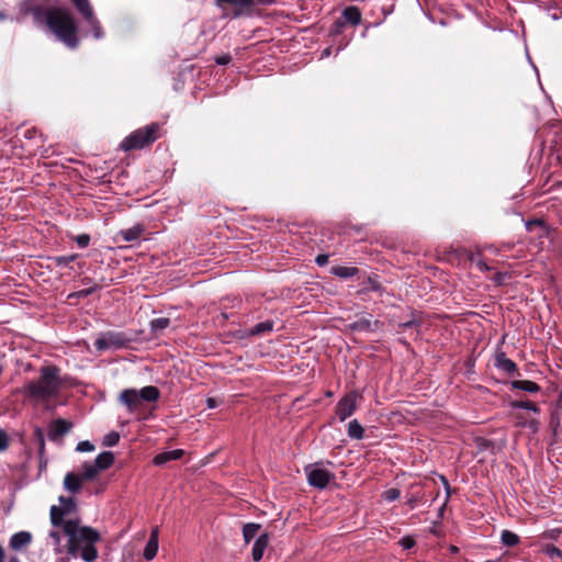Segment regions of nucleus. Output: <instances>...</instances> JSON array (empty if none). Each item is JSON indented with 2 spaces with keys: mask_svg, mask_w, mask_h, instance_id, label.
<instances>
[{
  "mask_svg": "<svg viewBox=\"0 0 562 562\" xmlns=\"http://www.w3.org/2000/svg\"><path fill=\"white\" fill-rule=\"evenodd\" d=\"M206 406L209 408H215L217 406V401L214 397H209L206 400Z\"/></svg>",
  "mask_w": 562,
  "mask_h": 562,
  "instance_id": "nucleus-53",
  "label": "nucleus"
},
{
  "mask_svg": "<svg viewBox=\"0 0 562 562\" xmlns=\"http://www.w3.org/2000/svg\"><path fill=\"white\" fill-rule=\"evenodd\" d=\"M269 544V535L267 532L261 533L254 543L251 557L252 560L258 562L262 559L265 550Z\"/></svg>",
  "mask_w": 562,
  "mask_h": 562,
  "instance_id": "nucleus-12",
  "label": "nucleus"
},
{
  "mask_svg": "<svg viewBox=\"0 0 562 562\" xmlns=\"http://www.w3.org/2000/svg\"><path fill=\"white\" fill-rule=\"evenodd\" d=\"M76 243L80 248H86L90 243V236L87 234L78 235L76 237Z\"/></svg>",
  "mask_w": 562,
  "mask_h": 562,
  "instance_id": "nucleus-43",
  "label": "nucleus"
},
{
  "mask_svg": "<svg viewBox=\"0 0 562 562\" xmlns=\"http://www.w3.org/2000/svg\"><path fill=\"white\" fill-rule=\"evenodd\" d=\"M350 328L353 330H360V331L373 330L372 323L368 318H360V319L356 321L355 323L350 324Z\"/></svg>",
  "mask_w": 562,
  "mask_h": 562,
  "instance_id": "nucleus-32",
  "label": "nucleus"
},
{
  "mask_svg": "<svg viewBox=\"0 0 562 562\" xmlns=\"http://www.w3.org/2000/svg\"><path fill=\"white\" fill-rule=\"evenodd\" d=\"M82 18L86 21V23L88 24V26L91 29V31L93 32L94 38L95 40L102 38L104 33H103L100 21L98 20V18L94 14V11L90 12L89 14H87Z\"/></svg>",
  "mask_w": 562,
  "mask_h": 562,
  "instance_id": "nucleus-17",
  "label": "nucleus"
},
{
  "mask_svg": "<svg viewBox=\"0 0 562 562\" xmlns=\"http://www.w3.org/2000/svg\"><path fill=\"white\" fill-rule=\"evenodd\" d=\"M450 550H451V552H453V553H456V552H458V551H459V549H458L457 547H454V546H452V547L450 548Z\"/></svg>",
  "mask_w": 562,
  "mask_h": 562,
  "instance_id": "nucleus-58",
  "label": "nucleus"
},
{
  "mask_svg": "<svg viewBox=\"0 0 562 562\" xmlns=\"http://www.w3.org/2000/svg\"><path fill=\"white\" fill-rule=\"evenodd\" d=\"M64 533L68 537V554L79 557L85 562H93L98 559L95 543L101 537L97 529L81 525L79 519H67L64 524Z\"/></svg>",
  "mask_w": 562,
  "mask_h": 562,
  "instance_id": "nucleus-2",
  "label": "nucleus"
},
{
  "mask_svg": "<svg viewBox=\"0 0 562 562\" xmlns=\"http://www.w3.org/2000/svg\"><path fill=\"white\" fill-rule=\"evenodd\" d=\"M94 467L95 465L93 462H85L82 464V471L79 473V475L83 481H92L99 475L100 471Z\"/></svg>",
  "mask_w": 562,
  "mask_h": 562,
  "instance_id": "nucleus-24",
  "label": "nucleus"
},
{
  "mask_svg": "<svg viewBox=\"0 0 562 562\" xmlns=\"http://www.w3.org/2000/svg\"><path fill=\"white\" fill-rule=\"evenodd\" d=\"M231 60H232V57L228 54H224V55L218 56V57L215 58V63L217 65H227V64L231 63Z\"/></svg>",
  "mask_w": 562,
  "mask_h": 562,
  "instance_id": "nucleus-49",
  "label": "nucleus"
},
{
  "mask_svg": "<svg viewBox=\"0 0 562 562\" xmlns=\"http://www.w3.org/2000/svg\"><path fill=\"white\" fill-rule=\"evenodd\" d=\"M529 427L533 430V431H537L538 429V422L537 420H531L529 423Z\"/></svg>",
  "mask_w": 562,
  "mask_h": 562,
  "instance_id": "nucleus-54",
  "label": "nucleus"
},
{
  "mask_svg": "<svg viewBox=\"0 0 562 562\" xmlns=\"http://www.w3.org/2000/svg\"><path fill=\"white\" fill-rule=\"evenodd\" d=\"M328 255H325V254H319L316 258H315V262L318 265V266H325L327 262H328Z\"/></svg>",
  "mask_w": 562,
  "mask_h": 562,
  "instance_id": "nucleus-50",
  "label": "nucleus"
},
{
  "mask_svg": "<svg viewBox=\"0 0 562 562\" xmlns=\"http://www.w3.org/2000/svg\"><path fill=\"white\" fill-rule=\"evenodd\" d=\"M7 14L4 12H0V21H4L7 19Z\"/></svg>",
  "mask_w": 562,
  "mask_h": 562,
  "instance_id": "nucleus-56",
  "label": "nucleus"
},
{
  "mask_svg": "<svg viewBox=\"0 0 562 562\" xmlns=\"http://www.w3.org/2000/svg\"><path fill=\"white\" fill-rule=\"evenodd\" d=\"M308 484L317 487L325 488L329 482L335 477L334 473L324 469L322 463H315L305 468Z\"/></svg>",
  "mask_w": 562,
  "mask_h": 562,
  "instance_id": "nucleus-7",
  "label": "nucleus"
},
{
  "mask_svg": "<svg viewBox=\"0 0 562 562\" xmlns=\"http://www.w3.org/2000/svg\"><path fill=\"white\" fill-rule=\"evenodd\" d=\"M160 392L156 386L148 385L139 391L135 389H125L119 395V401L126 406L130 413L136 412L144 402H156Z\"/></svg>",
  "mask_w": 562,
  "mask_h": 562,
  "instance_id": "nucleus-5",
  "label": "nucleus"
},
{
  "mask_svg": "<svg viewBox=\"0 0 562 562\" xmlns=\"http://www.w3.org/2000/svg\"><path fill=\"white\" fill-rule=\"evenodd\" d=\"M400 495H401V492L398 488H390V490H386L382 494V497L386 502H393V501L397 499L400 497Z\"/></svg>",
  "mask_w": 562,
  "mask_h": 562,
  "instance_id": "nucleus-37",
  "label": "nucleus"
},
{
  "mask_svg": "<svg viewBox=\"0 0 562 562\" xmlns=\"http://www.w3.org/2000/svg\"><path fill=\"white\" fill-rule=\"evenodd\" d=\"M358 268L356 267H344V266H335L330 269V273L341 278L347 279L356 276L358 273Z\"/></svg>",
  "mask_w": 562,
  "mask_h": 562,
  "instance_id": "nucleus-23",
  "label": "nucleus"
},
{
  "mask_svg": "<svg viewBox=\"0 0 562 562\" xmlns=\"http://www.w3.org/2000/svg\"><path fill=\"white\" fill-rule=\"evenodd\" d=\"M184 454V451L182 449H175L170 451H165L161 453H158L153 462L155 465H164L169 461L178 460Z\"/></svg>",
  "mask_w": 562,
  "mask_h": 562,
  "instance_id": "nucleus-14",
  "label": "nucleus"
},
{
  "mask_svg": "<svg viewBox=\"0 0 562 562\" xmlns=\"http://www.w3.org/2000/svg\"><path fill=\"white\" fill-rule=\"evenodd\" d=\"M124 342L125 339L121 334L106 333L94 341V346L99 350H104L110 348H121Z\"/></svg>",
  "mask_w": 562,
  "mask_h": 562,
  "instance_id": "nucleus-9",
  "label": "nucleus"
},
{
  "mask_svg": "<svg viewBox=\"0 0 562 562\" xmlns=\"http://www.w3.org/2000/svg\"><path fill=\"white\" fill-rule=\"evenodd\" d=\"M95 290H97V286H91L88 289H83V290L74 292V293L69 294L68 297L69 299H71V297L82 299V297H86V296L92 294Z\"/></svg>",
  "mask_w": 562,
  "mask_h": 562,
  "instance_id": "nucleus-38",
  "label": "nucleus"
},
{
  "mask_svg": "<svg viewBox=\"0 0 562 562\" xmlns=\"http://www.w3.org/2000/svg\"><path fill=\"white\" fill-rule=\"evenodd\" d=\"M260 529L259 524L249 522L243 527V537L246 543H249Z\"/></svg>",
  "mask_w": 562,
  "mask_h": 562,
  "instance_id": "nucleus-27",
  "label": "nucleus"
},
{
  "mask_svg": "<svg viewBox=\"0 0 562 562\" xmlns=\"http://www.w3.org/2000/svg\"><path fill=\"white\" fill-rule=\"evenodd\" d=\"M35 435L40 441V453L42 454L45 449V440H44V435H43L41 428L35 429Z\"/></svg>",
  "mask_w": 562,
  "mask_h": 562,
  "instance_id": "nucleus-48",
  "label": "nucleus"
},
{
  "mask_svg": "<svg viewBox=\"0 0 562 562\" xmlns=\"http://www.w3.org/2000/svg\"><path fill=\"white\" fill-rule=\"evenodd\" d=\"M344 18L346 21L352 25H358L361 20V13L360 10L356 7H348L342 12Z\"/></svg>",
  "mask_w": 562,
  "mask_h": 562,
  "instance_id": "nucleus-25",
  "label": "nucleus"
},
{
  "mask_svg": "<svg viewBox=\"0 0 562 562\" xmlns=\"http://www.w3.org/2000/svg\"><path fill=\"white\" fill-rule=\"evenodd\" d=\"M143 232H144L143 225L137 224L133 227L121 231L120 235L122 236L124 241H134L140 237Z\"/></svg>",
  "mask_w": 562,
  "mask_h": 562,
  "instance_id": "nucleus-21",
  "label": "nucleus"
},
{
  "mask_svg": "<svg viewBox=\"0 0 562 562\" xmlns=\"http://www.w3.org/2000/svg\"><path fill=\"white\" fill-rule=\"evenodd\" d=\"M82 18L86 21V23L88 24V26L91 29V31L93 32L94 38L95 40L102 38L104 33H103L100 21L98 20V18L94 14V11L90 12L89 14H87Z\"/></svg>",
  "mask_w": 562,
  "mask_h": 562,
  "instance_id": "nucleus-18",
  "label": "nucleus"
},
{
  "mask_svg": "<svg viewBox=\"0 0 562 562\" xmlns=\"http://www.w3.org/2000/svg\"><path fill=\"white\" fill-rule=\"evenodd\" d=\"M411 325H412V322L405 323L403 326H411Z\"/></svg>",
  "mask_w": 562,
  "mask_h": 562,
  "instance_id": "nucleus-60",
  "label": "nucleus"
},
{
  "mask_svg": "<svg viewBox=\"0 0 562 562\" xmlns=\"http://www.w3.org/2000/svg\"><path fill=\"white\" fill-rule=\"evenodd\" d=\"M72 428V423L63 418L54 420L48 430V438L52 441H56Z\"/></svg>",
  "mask_w": 562,
  "mask_h": 562,
  "instance_id": "nucleus-10",
  "label": "nucleus"
},
{
  "mask_svg": "<svg viewBox=\"0 0 562 562\" xmlns=\"http://www.w3.org/2000/svg\"><path fill=\"white\" fill-rule=\"evenodd\" d=\"M9 562H21V561L19 560V558L12 557V558H10Z\"/></svg>",
  "mask_w": 562,
  "mask_h": 562,
  "instance_id": "nucleus-57",
  "label": "nucleus"
},
{
  "mask_svg": "<svg viewBox=\"0 0 562 562\" xmlns=\"http://www.w3.org/2000/svg\"><path fill=\"white\" fill-rule=\"evenodd\" d=\"M31 13L36 23L45 25L68 48L79 46L78 24L69 9L64 7H34Z\"/></svg>",
  "mask_w": 562,
  "mask_h": 562,
  "instance_id": "nucleus-1",
  "label": "nucleus"
},
{
  "mask_svg": "<svg viewBox=\"0 0 562 562\" xmlns=\"http://www.w3.org/2000/svg\"><path fill=\"white\" fill-rule=\"evenodd\" d=\"M9 447V437L8 434L0 429V452L5 451Z\"/></svg>",
  "mask_w": 562,
  "mask_h": 562,
  "instance_id": "nucleus-41",
  "label": "nucleus"
},
{
  "mask_svg": "<svg viewBox=\"0 0 562 562\" xmlns=\"http://www.w3.org/2000/svg\"><path fill=\"white\" fill-rule=\"evenodd\" d=\"M120 440V435L116 431H112L108 434L103 439V445L105 447L116 446Z\"/></svg>",
  "mask_w": 562,
  "mask_h": 562,
  "instance_id": "nucleus-36",
  "label": "nucleus"
},
{
  "mask_svg": "<svg viewBox=\"0 0 562 562\" xmlns=\"http://www.w3.org/2000/svg\"><path fill=\"white\" fill-rule=\"evenodd\" d=\"M59 503L61 504V508L65 509L66 514H69L71 512L76 510L77 504L72 497H65L60 496Z\"/></svg>",
  "mask_w": 562,
  "mask_h": 562,
  "instance_id": "nucleus-34",
  "label": "nucleus"
},
{
  "mask_svg": "<svg viewBox=\"0 0 562 562\" xmlns=\"http://www.w3.org/2000/svg\"><path fill=\"white\" fill-rule=\"evenodd\" d=\"M494 366L506 373H514L517 370L516 363L507 358L504 351L496 352Z\"/></svg>",
  "mask_w": 562,
  "mask_h": 562,
  "instance_id": "nucleus-13",
  "label": "nucleus"
},
{
  "mask_svg": "<svg viewBox=\"0 0 562 562\" xmlns=\"http://www.w3.org/2000/svg\"><path fill=\"white\" fill-rule=\"evenodd\" d=\"M476 267L481 270V271H488L490 270V267L487 266V263L483 260H477L475 262Z\"/></svg>",
  "mask_w": 562,
  "mask_h": 562,
  "instance_id": "nucleus-51",
  "label": "nucleus"
},
{
  "mask_svg": "<svg viewBox=\"0 0 562 562\" xmlns=\"http://www.w3.org/2000/svg\"><path fill=\"white\" fill-rule=\"evenodd\" d=\"M158 551V528H155L149 537V540L144 550V558L146 560H153Z\"/></svg>",
  "mask_w": 562,
  "mask_h": 562,
  "instance_id": "nucleus-16",
  "label": "nucleus"
},
{
  "mask_svg": "<svg viewBox=\"0 0 562 562\" xmlns=\"http://www.w3.org/2000/svg\"><path fill=\"white\" fill-rule=\"evenodd\" d=\"M78 255H70V256H58L53 258V262L57 267H66L70 262L75 261L77 259Z\"/></svg>",
  "mask_w": 562,
  "mask_h": 562,
  "instance_id": "nucleus-35",
  "label": "nucleus"
},
{
  "mask_svg": "<svg viewBox=\"0 0 562 562\" xmlns=\"http://www.w3.org/2000/svg\"><path fill=\"white\" fill-rule=\"evenodd\" d=\"M441 481H442V483L445 485V488H446V498H445V502H443V504H442V506L440 508V512H442L445 509L446 504H447V502H448V499L450 497V493H451L450 485H449L447 479L445 476H441Z\"/></svg>",
  "mask_w": 562,
  "mask_h": 562,
  "instance_id": "nucleus-46",
  "label": "nucleus"
},
{
  "mask_svg": "<svg viewBox=\"0 0 562 562\" xmlns=\"http://www.w3.org/2000/svg\"><path fill=\"white\" fill-rule=\"evenodd\" d=\"M272 329H273V322L265 321V322L256 324L252 328H250L249 334L252 336L263 335V334L270 333Z\"/></svg>",
  "mask_w": 562,
  "mask_h": 562,
  "instance_id": "nucleus-26",
  "label": "nucleus"
},
{
  "mask_svg": "<svg viewBox=\"0 0 562 562\" xmlns=\"http://www.w3.org/2000/svg\"><path fill=\"white\" fill-rule=\"evenodd\" d=\"M422 499V496L419 494H412L409 497H407L406 499V505L411 508V509H414L417 504L420 502Z\"/></svg>",
  "mask_w": 562,
  "mask_h": 562,
  "instance_id": "nucleus-42",
  "label": "nucleus"
},
{
  "mask_svg": "<svg viewBox=\"0 0 562 562\" xmlns=\"http://www.w3.org/2000/svg\"><path fill=\"white\" fill-rule=\"evenodd\" d=\"M49 537L54 540V542L56 544H59L60 543V536H59V532L57 531H50L49 532Z\"/></svg>",
  "mask_w": 562,
  "mask_h": 562,
  "instance_id": "nucleus-52",
  "label": "nucleus"
},
{
  "mask_svg": "<svg viewBox=\"0 0 562 562\" xmlns=\"http://www.w3.org/2000/svg\"><path fill=\"white\" fill-rule=\"evenodd\" d=\"M76 450L78 452H91L94 450V446L90 441L85 440V441H80L77 445Z\"/></svg>",
  "mask_w": 562,
  "mask_h": 562,
  "instance_id": "nucleus-40",
  "label": "nucleus"
},
{
  "mask_svg": "<svg viewBox=\"0 0 562 562\" xmlns=\"http://www.w3.org/2000/svg\"><path fill=\"white\" fill-rule=\"evenodd\" d=\"M364 290H371V291L378 292L381 290V284L376 280H374L372 278H368L367 285H366Z\"/></svg>",
  "mask_w": 562,
  "mask_h": 562,
  "instance_id": "nucleus-44",
  "label": "nucleus"
},
{
  "mask_svg": "<svg viewBox=\"0 0 562 562\" xmlns=\"http://www.w3.org/2000/svg\"><path fill=\"white\" fill-rule=\"evenodd\" d=\"M215 2L224 11L229 10V14L238 18L252 7L268 4L270 0H215Z\"/></svg>",
  "mask_w": 562,
  "mask_h": 562,
  "instance_id": "nucleus-6",
  "label": "nucleus"
},
{
  "mask_svg": "<svg viewBox=\"0 0 562 562\" xmlns=\"http://www.w3.org/2000/svg\"><path fill=\"white\" fill-rule=\"evenodd\" d=\"M502 542L505 546L514 547L519 542V537L509 530H504L502 532Z\"/></svg>",
  "mask_w": 562,
  "mask_h": 562,
  "instance_id": "nucleus-33",
  "label": "nucleus"
},
{
  "mask_svg": "<svg viewBox=\"0 0 562 562\" xmlns=\"http://www.w3.org/2000/svg\"><path fill=\"white\" fill-rule=\"evenodd\" d=\"M63 385L60 370L56 366L41 368L40 378L25 385L24 393L37 401H46L56 397Z\"/></svg>",
  "mask_w": 562,
  "mask_h": 562,
  "instance_id": "nucleus-3",
  "label": "nucleus"
},
{
  "mask_svg": "<svg viewBox=\"0 0 562 562\" xmlns=\"http://www.w3.org/2000/svg\"><path fill=\"white\" fill-rule=\"evenodd\" d=\"M3 372V367L0 364V375L2 374Z\"/></svg>",
  "mask_w": 562,
  "mask_h": 562,
  "instance_id": "nucleus-59",
  "label": "nucleus"
},
{
  "mask_svg": "<svg viewBox=\"0 0 562 562\" xmlns=\"http://www.w3.org/2000/svg\"><path fill=\"white\" fill-rule=\"evenodd\" d=\"M543 551L550 558H554V557H559L560 558L562 555L561 550L559 548H557L555 546H553V544H546L544 548H543Z\"/></svg>",
  "mask_w": 562,
  "mask_h": 562,
  "instance_id": "nucleus-39",
  "label": "nucleus"
},
{
  "mask_svg": "<svg viewBox=\"0 0 562 562\" xmlns=\"http://www.w3.org/2000/svg\"><path fill=\"white\" fill-rule=\"evenodd\" d=\"M364 429L358 423L357 419L349 422L348 424V436L353 439H361L363 437Z\"/></svg>",
  "mask_w": 562,
  "mask_h": 562,
  "instance_id": "nucleus-28",
  "label": "nucleus"
},
{
  "mask_svg": "<svg viewBox=\"0 0 562 562\" xmlns=\"http://www.w3.org/2000/svg\"><path fill=\"white\" fill-rule=\"evenodd\" d=\"M159 132L160 124L158 123L137 128L122 140L120 147L124 151L143 149L159 138Z\"/></svg>",
  "mask_w": 562,
  "mask_h": 562,
  "instance_id": "nucleus-4",
  "label": "nucleus"
},
{
  "mask_svg": "<svg viewBox=\"0 0 562 562\" xmlns=\"http://www.w3.org/2000/svg\"><path fill=\"white\" fill-rule=\"evenodd\" d=\"M510 407L531 411L536 414H538L540 412L539 407L531 401H513L510 403Z\"/></svg>",
  "mask_w": 562,
  "mask_h": 562,
  "instance_id": "nucleus-30",
  "label": "nucleus"
},
{
  "mask_svg": "<svg viewBox=\"0 0 562 562\" xmlns=\"http://www.w3.org/2000/svg\"><path fill=\"white\" fill-rule=\"evenodd\" d=\"M3 559H4V550H3V548L0 546V562H3Z\"/></svg>",
  "mask_w": 562,
  "mask_h": 562,
  "instance_id": "nucleus-55",
  "label": "nucleus"
},
{
  "mask_svg": "<svg viewBox=\"0 0 562 562\" xmlns=\"http://www.w3.org/2000/svg\"><path fill=\"white\" fill-rule=\"evenodd\" d=\"M70 2L74 4L81 16H85L93 11L90 0H70Z\"/></svg>",
  "mask_w": 562,
  "mask_h": 562,
  "instance_id": "nucleus-29",
  "label": "nucleus"
},
{
  "mask_svg": "<svg viewBox=\"0 0 562 562\" xmlns=\"http://www.w3.org/2000/svg\"><path fill=\"white\" fill-rule=\"evenodd\" d=\"M512 389L521 390L528 393H537L540 391V386L529 380H515L510 382Z\"/></svg>",
  "mask_w": 562,
  "mask_h": 562,
  "instance_id": "nucleus-20",
  "label": "nucleus"
},
{
  "mask_svg": "<svg viewBox=\"0 0 562 562\" xmlns=\"http://www.w3.org/2000/svg\"><path fill=\"white\" fill-rule=\"evenodd\" d=\"M170 325V319L167 317H159L150 321V329L154 333L164 330Z\"/></svg>",
  "mask_w": 562,
  "mask_h": 562,
  "instance_id": "nucleus-31",
  "label": "nucleus"
},
{
  "mask_svg": "<svg viewBox=\"0 0 562 562\" xmlns=\"http://www.w3.org/2000/svg\"><path fill=\"white\" fill-rule=\"evenodd\" d=\"M536 226H537V227H540L542 231H544V224H543V222H542V221H540V220L529 221V222H527V224H526V228H527L528 231H532V229H533V227H536Z\"/></svg>",
  "mask_w": 562,
  "mask_h": 562,
  "instance_id": "nucleus-47",
  "label": "nucleus"
},
{
  "mask_svg": "<svg viewBox=\"0 0 562 562\" xmlns=\"http://www.w3.org/2000/svg\"><path fill=\"white\" fill-rule=\"evenodd\" d=\"M31 541H32V536H31L30 532H27V531H20V532L14 533L10 538V547L13 550H21L22 548H24L27 544H30Z\"/></svg>",
  "mask_w": 562,
  "mask_h": 562,
  "instance_id": "nucleus-15",
  "label": "nucleus"
},
{
  "mask_svg": "<svg viewBox=\"0 0 562 562\" xmlns=\"http://www.w3.org/2000/svg\"><path fill=\"white\" fill-rule=\"evenodd\" d=\"M415 540L412 537H404L400 540V544L405 549H412L415 546Z\"/></svg>",
  "mask_w": 562,
  "mask_h": 562,
  "instance_id": "nucleus-45",
  "label": "nucleus"
},
{
  "mask_svg": "<svg viewBox=\"0 0 562 562\" xmlns=\"http://www.w3.org/2000/svg\"><path fill=\"white\" fill-rule=\"evenodd\" d=\"M82 477L75 473V472H68L64 477V488L68 491L71 494H77L81 491L82 484H83Z\"/></svg>",
  "mask_w": 562,
  "mask_h": 562,
  "instance_id": "nucleus-11",
  "label": "nucleus"
},
{
  "mask_svg": "<svg viewBox=\"0 0 562 562\" xmlns=\"http://www.w3.org/2000/svg\"><path fill=\"white\" fill-rule=\"evenodd\" d=\"M114 462V454L111 451H104L100 453L93 461L94 468H98V470L104 471L109 469Z\"/></svg>",
  "mask_w": 562,
  "mask_h": 562,
  "instance_id": "nucleus-19",
  "label": "nucleus"
},
{
  "mask_svg": "<svg viewBox=\"0 0 562 562\" xmlns=\"http://www.w3.org/2000/svg\"><path fill=\"white\" fill-rule=\"evenodd\" d=\"M358 394L356 392H350L346 394L336 405V415L338 416L340 422L346 420L349 416H351L356 411Z\"/></svg>",
  "mask_w": 562,
  "mask_h": 562,
  "instance_id": "nucleus-8",
  "label": "nucleus"
},
{
  "mask_svg": "<svg viewBox=\"0 0 562 562\" xmlns=\"http://www.w3.org/2000/svg\"><path fill=\"white\" fill-rule=\"evenodd\" d=\"M50 522L53 526L55 527H63L64 528V524L67 521V520H64V516L67 515L65 509H63L60 506H52L50 507Z\"/></svg>",
  "mask_w": 562,
  "mask_h": 562,
  "instance_id": "nucleus-22",
  "label": "nucleus"
}]
</instances>
